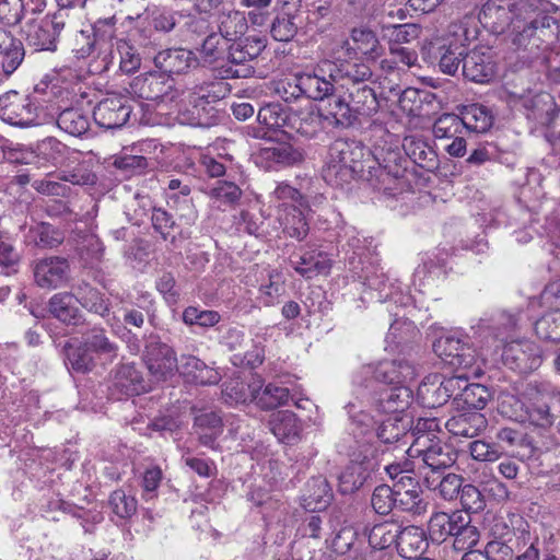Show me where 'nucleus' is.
I'll return each instance as SVG.
<instances>
[{
    "label": "nucleus",
    "mask_w": 560,
    "mask_h": 560,
    "mask_svg": "<svg viewBox=\"0 0 560 560\" xmlns=\"http://www.w3.org/2000/svg\"><path fill=\"white\" fill-rule=\"evenodd\" d=\"M478 19L493 34H502L511 26L513 44L530 52L552 44L559 34L558 21L540 11L537 0H488Z\"/></svg>",
    "instance_id": "f257e3e1"
},
{
    "label": "nucleus",
    "mask_w": 560,
    "mask_h": 560,
    "mask_svg": "<svg viewBox=\"0 0 560 560\" xmlns=\"http://www.w3.org/2000/svg\"><path fill=\"white\" fill-rule=\"evenodd\" d=\"M369 155L370 150L360 142L343 139L334 141L323 171L324 179L331 186L343 187L357 176L363 177L365 156Z\"/></svg>",
    "instance_id": "f03ea898"
},
{
    "label": "nucleus",
    "mask_w": 560,
    "mask_h": 560,
    "mask_svg": "<svg viewBox=\"0 0 560 560\" xmlns=\"http://www.w3.org/2000/svg\"><path fill=\"white\" fill-rule=\"evenodd\" d=\"M406 453L409 458L415 460L417 474L423 480L444 472L455 464L457 457L453 447L441 439L418 438L410 443Z\"/></svg>",
    "instance_id": "7ed1b4c3"
},
{
    "label": "nucleus",
    "mask_w": 560,
    "mask_h": 560,
    "mask_svg": "<svg viewBox=\"0 0 560 560\" xmlns=\"http://www.w3.org/2000/svg\"><path fill=\"white\" fill-rule=\"evenodd\" d=\"M142 361L147 369V378L142 376V394L160 387L178 370V360L173 349L155 338L147 341Z\"/></svg>",
    "instance_id": "20e7f679"
},
{
    "label": "nucleus",
    "mask_w": 560,
    "mask_h": 560,
    "mask_svg": "<svg viewBox=\"0 0 560 560\" xmlns=\"http://www.w3.org/2000/svg\"><path fill=\"white\" fill-rule=\"evenodd\" d=\"M365 172L363 178L370 182L371 186L384 192H390L398 188L399 182L404 178L406 167L401 164L399 153L388 151L382 158L365 156Z\"/></svg>",
    "instance_id": "39448f33"
},
{
    "label": "nucleus",
    "mask_w": 560,
    "mask_h": 560,
    "mask_svg": "<svg viewBox=\"0 0 560 560\" xmlns=\"http://www.w3.org/2000/svg\"><path fill=\"white\" fill-rule=\"evenodd\" d=\"M416 369L405 360L384 361L374 365H363L353 377L354 385L370 387L372 380L394 386L407 385L416 378Z\"/></svg>",
    "instance_id": "423d86ee"
},
{
    "label": "nucleus",
    "mask_w": 560,
    "mask_h": 560,
    "mask_svg": "<svg viewBox=\"0 0 560 560\" xmlns=\"http://www.w3.org/2000/svg\"><path fill=\"white\" fill-rule=\"evenodd\" d=\"M323 72H329V78L342 86L346 83H351L352 86L361 84L372 77V70L368 63L362 61L357 56L348 57L342 54V49L338 51V55L334 60L324 59L322 60Z\"/></svg>",
    "instance_id": "0eeeda50"
},
{
    "label": "nucleus",
    "mask_w": 560,
    "mask_h": 560,
    "mask_svg": "<svg viewBox=\"0 0 560 560\" xmlns=\"http://www.w3.org/2000/svg\"><path fill=\"white\" fill-rule=\"evenodd\" d=\"M0 117L3 121L19 127L39 125L37 107L27 97L15 91L1 95Z\"/></svg>",
    "instance_id": "6e6552de"
},
{
    "label": "nucleus",
    "mask_w": 560,
    "mask_h": 560,
    "mask_svg": "<svg viewBox=\"0 0 560 560\" xmlns=\"http://www.w3.org/2000/svg\"><path fill=\"white\" fill-rule=\"evenodd\" d=\"M265 48V44L257 37H244L232 40L228 48V60L232 63L226 73L233 78H247L254 69L246 62L255 59Z\"/></svg>",
    "instance_id": "1a4fd4ad"
},
{
    "label": "nucleus",
    "mask_w": 560,
    "mask_h": 560,
    "mask_svg": "<svg viewBox=\"0 0 560 560\" xmlns=\"http://www.w3.org/2000/svg\"><path fill=\"white\" fill-rule=\"evenodd\" d=\"M142 59L145 61L144 68L153 63L165 75L183 73L195 61L191 51L186 49H165L155 54L153 47L147 46L142 51Z\"/></svg>",
    "instance_id": "9d476101"
},
{
    "label": "nucleus",
    "mask_w": 560,
    "mask_h": 560,
    "mask_svg": "<svg viewBox=\"0 0 560 560\" xmlns=\"http://www.w3.org/2000/svg\"><path fill=\"white\" fill-rule=\"evenodd\" d=\"M304 159V151L288 142L264 147L255 155L256 164L266 171L294 166L302 163Z\"/></svg>",
    "instance_id": "9b49d317"
},
{
    "label": "nucleus",
    "mask_w": 560,
    "mask_h": 560,
    "mask_svg": "<svg viewBox=\"0 0 560 560\" xmlns=\"http://www.w3.org/2000/svg\"><path fill=\"white\" fill-rule=\"evenodd\" d=\"M503 361L512 370L526 373L540 365L538 346L529 340H516L508 343L502 353Z\"/></svg>",
    "instance_id": "f8f14e48"
},
{
    "label": "nucleus",
    "mask_w": 560,
    "mask_h": 560,
    "mask_svg": "<svg viewBox=\"0 0 560 560\" xmlns=\"http://www.w3.org/2000/svg\"><path fill=\"white\" fill-rule=\"evenodd\" d=\"M35 283L42 289H57L69 279V264L61 257H46L33 264Z\"/></svg>",
    "instance_id": "ddd939ff"
},
{
    "label": "nucleus",
    "mask_w": 560,
    "mask_h": 560,
    "mask_svg": "<svg viewBox=\"0 0 560 560\" xmlns=\"http://www.w3.org/2000/svg\"><path fill=\"white\" fill-rule=\"evenodd\" d=\"M433 350L443 361L456 369H469L476 362L474 349L452 336L439 338L433 343Z\"/></svg>",
    "instance_id": "4468645a"
},
{
    "label": "nucleus",
    "mask_w": 560,
    "mask_h": 560,
    "mask_svg": "<svg viewBox=\"0 0 560 560\" xmlns=\"http://www.w3.org/2000/svg\"><path fill=\"white\" fill-rule=\"evenodd\" d=\"M131 107L120 96L102 100L93 110L95 122L105 129L122 127L129 119Z\"/></svg>",
    "instance_id": "2eb2a0df"
},
{
    "label": "nucleus",
    "mask_w": 560,
    "mask_h": 560,
    "mask_svg": "<svg viewBox=\"0 0 560 560\" xmlns=\"http://www.w3.org/2000/svg\"><path fill=\"white\" fill-rule=\"evenodd\" d=\"M350 38L354 47L350 45L349 40L342 43V54L351 57L361 54L368 60H376L383 55V46L376 33L368 27H354L351 31Z\"/></svg>",
    "instance_id": "dca6fc26"
},
{
    "label": "nucleus",
    "mask_w": 560,
    "mask_h": 560,
    "mask_svg": "<svg viewBox=\"0 0 560 560\" xmlns=\"http://www.w3.org/2000/svg\"><path fill=\"white\" fill-rule=\"evenodd\" d=\"M375 463L364 456L362 459H352L338 477V489L342 494L358 491L371 478Z\"/></svg>",
    "instance_id": "f3484780"
},
{
    "label": "nucleus",
    "mask_w": 560,
    "mask_h": 560,
    "mask_svg": "<svg viewBox=\"0 0 560 560\" xmlns=\"http://www.w3.org/2000/svg\"><path fill=\"white\" fill-rule=\"evenodd\" d=\"M322 61L315 67L312 73H301L299 75L300 89L303 95L313 101H323L331 96L336 82L329 78V72H323Z\"/></svg>",
    "instance_id": "a211bd4d"
},
{
    "label": "nucleus",
    "mask_w": 560,
    "mask_h": 560,
    "mask_svg": "<svg viewBox=\"0 0 560 560\" xmlns=\"http://www.w3.org/2000/svg\"><path fill=\"white\" fill-rule=\"evenodd\" d=\"M468 513L456 511L451 514L445 512L434 513L429 521V534L433 541H444L447 537L455 538L460 527L467 524Z\"/></svg>",
    "instance_id": "6ab92c4d"
},
{
    "label": "nucleus",
    "mask_w": 560,
    "mask_h": 560,
    "mask_svg": "<svg viewBox=\"0 0 560 560\" xmlns=\"http://www.w3.org/2000/svg\"><path fill=\"white\" fill-rule=\"evenodd\" d=\"M411 420L408 417H389L381 423L376 430V435L384 444H396L406 453V446L409 444V429Z\"/></svg>",
    "instance_id": "aec40b11"
},
{
    "label": "nucleus",
    "mask_w": 560,
    "mask_h": 560,
    "mask_svg": "<svg viewBox=\"0 0 560 560\" xmlns=\"http://www.w3.org/2000/svg\"><path fill=\"white\" fill-rule=\"evenodd\" d=\"M269 424L273 435L281 443L292 445L301 439L302 423L292 411L282 410L273 413Z\"/></svg>",
    "instance_id": "412c9836"
},
{
    "label": "nucleus",
    "mask_w": 560,
    "mask_h": 560,
    "mask_svg": "<svg viewBox=\"0 0 560 560\" xmlns=\"http://www.w3.org/2000/svg\"><path fill=\"white\" fill-rule=\"evenodd\" d=\"M487 419L479 411H469L453 416L445 422V428L454 436L472 439L487 428Z\"/></svg>",
    "instance_id": "4be33fe9"
},
{
    "label": "nucleus",
    "mask_w": 560,
    "mask_h": 560,
    "mask_svg": "<svg viewBox=\"0 0 560 560\" xmlns=\"http://www.w3.org/2000/svg\"><path fill=\"white\" fill-rule=\"evenodd\" d=\"M468 383V377L464 374L444 378L438 387L432 388V394L435 395V399L429 401L428 405H443L450 398L460 400ZM419 392L422 396L428 395L431 392V387L424 384L420 386Z\"/></svg>",
    "instance_id": "5701e85b"
},
{
    "label": "nucleus",
    "mask_w": 560,
    "mask_h": 560,
    "mask_svg": "<svg viewBox=\"0 0 560 560\" xmlns=\"http://www.w3.org/2000/svg\"><path fill=\"white\" fill-rule=\"evenodd\" d=\"M188 382L199 385H212L220 381L219 373L194 355H182L178 370Z\"/></svg>",
    "instance_id": "b1692460"
},
{
    "label": "nucleus",
    "mask_w": 560,
    "mask_h": 560,
    "mask_svg": "<svg viewBox=\"0 0 560 560\" xmlns=\"http://www.w3.org/2000/svg\"><path fill=\"white\" fill-rule=\"evenodd\" d=\"M463 74L466 79L483 83L493 77V65L483 51L472 50L463 57Z\"/></svg>",
    "instance_id": "393cba45"
},
{
    "label": "nucleus",
    "mask_w": 560,
    "mask_h": 560,
    "mask_svg": "<svg viewBox=\"0 0 560 560\" xmlns=\"http://www.w3.org/2000/svg\"><path fill=\"white\" fill-rule=\"evenodd\" d=\"M323 115L314 110H292L289 118L287 133H299L304 138L313 139L322 131Z\"/></svg>",
    "instance_id": "a878e982"
},
{
    "label": "nucleus",
    "mask_w": 560,
    "mask_h": 560,
    "mask_svg": "<svg viewBox=\"0 0 560 560\" xmlns=\"http://www.w3.org/2000/svg\"><path fill=\"white\" fill-rule=\"evenodd\" d=\"M260 389V380H254L250 383H245L236 377L224 383L222 398L230 406L247 404L255 401V395H257V392Z\"/></svg>",
    "instance_id": "bb28decb"
},
{
    "label": "nucleus",
    "mask_w": 560,
    "mask_h": 560,
    "mask_svg": "<svg viewBox=\"0 0 560 560\" xmlns=\"http://www.w3.org/2000/svg\"><path fill=\"white\" fill-rule=\"evenodd\" d=\"M427 547L428 539L423 528L418 526L400 528L397 549L401 557L417 558L425 551Z\"/></svg>",
    "instance_id": "cd10ccee"
},
{
    "label": "nucleus",
    "mask_w": 560,
    "mask_h": 560,
    "mask_svg": "<svg viewBox=\"0 0 560 560\" xmlns=\"http://www.w3.org/2000/svg\"><path fill=\"white\" fill-rule=\"evenodd\" d=\"M348 90L350 106L355 119L358 116L370 117L377 113L378 101L372 88L363 82L351 86V89L348 88Z\"/></svg>",
    "instance_id": "c85d7f7f"
},
{
    "label": "nucleus",
    "mask_w": 560,
    "mask_h": 560,
    "mask_svg": "<svg viewBox=\"0 0 560 560\" xmlns=\"http://www.w3.org/2000/svg\"><path fill=\"white\" fill-rule=\"evenodd\" d=\"M218 28L222 38L232 42L245 33L247 22L242 12L223 5L218 13Z\"/></svg>",
    "instance_id": "c756f323"
},
{
    "label": "nucleus",
    "mask_w": 560,
    "mask_h": 560,
    "mask_svg": "<svg viewBox=\"0 0 560 560\" xmlns=\"http://www.w3.org/2000/svg\"><path fill=\"white\" fill-rule=\"evenodd\" d=\"M49 312L66 324L77 325L82 319L74 294L68 292L57 293L50 298Z\"/></svg>",
    "instance_id": "7c9ffc66"
},
{
    "label": "nucleus",
    "mask_w": 560,
    "mask_h": 560,
    "mask_svg": "<svg viewBox=\"0 0 560 560\" xmlns=\"http://www.w3.org/2000/svg\"><path fill=\"white\" fill-rule=\"evenodd\" d=\"M194 428L202 445L212 447L223 431V421L215 411L202 412L195 418Z\"/></svg>",
    "instance_id": "2f4dec72"
},
{
    "label": "nucleus",
    "mask_w": 560,
    "mask_h": 560,
    "mask_svg": "<svg viewBox=\"0 0 560 560\" xmlns=\"http://www.w3.org/2000/svg\"><path fill=\"white\" fill-rule=\"evenodd\" d=\"M290 262L294 270L306 279H312L318 275H327L331 268L330 259L322 253H306L298 256L296 259L291 258Z\"/></svg>",
    "instance_id": "473e14b6"
},
{
    "label": "nucleus",
    "mask_w": 560,
    "mask_h": 560,
    "mask_svg": "<svg viewBox=\"0 0 560 560\" xmlns=\"http://www.w3.org/2000/svg\"><path fill=\"white\" fill-rule=\"evenodd\" d=\"M84 343L95 360L112 362L118 352V347L109 340L103 329H93L84 336Z\"/></svg>",
    "instance_id": "72a5a7b5"
},
{
    "label": "nucleus",
    "mask_w": 560,
    "mask_h": 560,
    "mask_svg": "<svg viewBox=\"0 0 560 560\" xmlns=\"http://www.w3.org/2000/svg\"><path fill=\"white\" fill-rule=\"evenodd\" d=\"M411 390L407 385L394 386L382 392L377 408L385 413H398L410 404Z\"/></svg>",
    "instance_id": "f704fd0d"
},
{
    "label": "nucleus",
    "mask_w": 560,
    "mask_h": 560,
    "mask_svg": "<svg viewBox=\"0 0 560 560\" xmlns=\"http://www.w3.org/2000/svg\"><path fill=\"white\" fill-rule=\"evenodd\" d=\"M269 203L278 214L291 210L292 206H303V195L285 182L278 183L269 195Z\"/></svg>",
    "instance_id": "c9c22d12"
},
{
    "label": "nucleus",
    "mask_w": 560,
    "mask_h": 560,
    "mask_svg": "<svg viewBox=\"0 0 560 560\" xmlns=\"http://www.w3.org/2000/svg\"><path fill=\"white\" fill-rule=\"evenodd\" d=\"M400 525L396 522L375 524L368 533V540L373 549L383 550L398 542Z\"/></svg>",
    "instance_id": "e433bc0d"
},
{
    "label": "nucleus",
    "mask_w": 560,
    "mask_h": 560,
    "mask_svg": "<svg viewBox=\"0 0 560 560\" xmlns=\"http://www.w3.org/2000/svg\"><path fill=\"white\" fill-rule=\"evenodd\" d=\"M57 125L65 132L80 137L89 130L90 118L82 109L71 107L63 109L58 115Z\"/></svg>",
    "instance_id": "4c0bfd02"
},
{
    "label": "nucleus",
    "mask_w": 560,
    "mask_h": 560,
    "mask_svg": "<svg viewBox=\"0 0 560 560\" xmlns=\"http://www.w3.org/2000/svg\"><path fill=\"white\" fill-rule=\"evenodd\" d=\"M460 119L465 130L486 132L492 126V115L480 104H470L462 110Z\"/></svg>",
    "instance_id": "58836bf2"
},
{
    "label": "nucleus",
    "mask_w": 560,
    "mask_h": 560,
    "mask_svg": "<svg viewBox=\"0 0 560 560\" xmlns=\"http://www.w3.org/2000/svg\"><path fill=\"white\" fill-rule=\"evenodd\" d=\"M291 112L279 103H270L259 109L257 119L268 129L282 130L287 133Z\"/></svg>",
    "instance_id": "ea45409f"
},
{
    "label": "nucleus",
    "mask_w": 560,
    "mask_h": 560,
    "mask_svg": "<svg viewBox=\"0 0 560 560\" xmlns=\"http://www.w3.org/2000/svg\"><path fill=\"white\" fill-rule=\"evenodd\" d=\"M207 195L218 208H225L236 206L243 191L234 182L217 180Z\"/></svg>",
    "instance_id": "a19ab883"
},
{
    "label": "nucleus",
    "mask_w": 560,
    "mask_h": 560,
    "mask_svg": "<svg viewBox=\"0 0 560 560\" xmlns=\"http://www.w3.org/2000/svg\"><path fill=\"white\" fill-rule=\"evenodd\" d=\"M323 118L335 127H349L354 124L355 116L351 109L350 102L340 96L328 101Z\"/></svg>",
    "instance_id": "79ce46f5"
},
{
    "label": "nucleus",
    "mask_w": 560,
    "mask_h": 560,
    "mask_svg": "<svg viewBox=\"0 0 560 560\" xmlns=\"http://www.w3.org/2000/svg\"><path fill=\"white\" fill-rule=\"evenodd\" d=\"M290 392L287 387L275 383L261 384V389L255 395L256 405L262 410L276 409L289 401Z\"/></svg>",
    "instance_id": "37998d69"
},
{
    "label": "nucleus",
    "mask_w": 560,
    "mask_h": 560,
    "mask_svg": "<svg viewBox=\"0 0 560 560\" xmlns=\"http://www.w3.org/2000/svg\"><path fill=\"white\" fill-rule=\"evenodd\" d=\"M423 482L429 489L436 491L442 499L448 501L456 498L462 489V478L456 474L439 472Z\"/></svg>",
    "instance_id": "c03bdc74"
},
{
    "label": "nucleus",
    "mask_w": 560,
    "mask_h": 560,
    "mask_svg": "<svg viewBox=\"0 0 560 560\" xmlns=\"http://www.w3.org/2000/svg\"><path fill=\"white\" fill-rule=\"evenodd\" d=\"M75 300L82 307L100 316L108 313V304L102 293L88 283H81L75 289Z\"/></svg>",
    "instance_id": "a18cd8bd"
},
{
    "label": "nucleus",
    "mask_w": 560,
    "mask_h": 560,
    "mask_svg": "<svg viewBox=\"0 0 560 560\" xmlns=\"http://www.w3.org/2000/svg\"><path fill=\"white\" fill-rule=\"evenodd\" d=\"M278 219L288 236L302 241L308 234V224L298 206H292L291 210L278 214Z\"/></svg>",
    "instance_id": "49530a36"
},
{
    "label": "nucleus",
    "mask_w": 560,
    "mask_h": 560,
    "mask_svg": "<svg viewBox=\"0 0 560 560\" xmlns=\"http://www.w3.org/2000/svg\"><path fill=\"white\" fill-rule=\"evenodd\" d=\"M67 364L75 372H88L95 365V359L92 352L84 343H67L65 347Z\"/></svg>",
    "instance_id": "de8ad7c7"
},
{
    "label": "nucleus",
    "mask_w": 560,
    "mask_h": 560,
    "mask_svg": "<svg viewBox=\"0 0 560 560\" xmlns=\"http://www.w3.org/2000/svg\"><path fill=\"white\" fill-rule=\"evenodd\" d=\"M330 499V489L325 479L316 478L307 483V494H305L304 501L308 509L322 510L329 504Z\"/></svg>",
    "instance_id": "09e8293b"
},
{
    "label": "nucleus",
    "mask_w": 560,
    "mask_h": 560,
    "mask_svg": "<svg viewBox=\"0 0 560 560\" xmlns=\"http://www.w3.org/2000/svg\"><path fill=\"white\" fill-rule=\"evenodd\" d=\"M115 385L127 396L139 394L140 373L135 363L120 365L116 372Z\"/></svg>",
    "instance_id": "8fccbe9b"
},
{
    "label": "nucleus",
    "mask_w": 560,
    "mask_h": 560,
    "mask_svg": "<svg viewBox=\"0 0 560 560\" xmlns=\"http://www.w3.org/2000/svg\"><path fill=\"white\" fill-rule=\"evenodd\" d=\"M396 509L411 513L412 515H422L427 512L428 503L421 495V490H395Z\"/></svg>",
    "instance_id": "3c124183"
},
{
    "label": "nucleus",
    "mask_w": 560,
    "mask_h": 560,
    "mask_svg": "<svg viewBox=\"0 0 560 560\" xmlns=\"http://www.w3.org/2000/svg\"><path fill=\"white\" fill-rule=\"evenodd\" d=\"M440 59L439 67L443 73L455 74L458 70L463 57L465 56V48L462 44L451 43L447 47L442 46L439 48Z\"/></svg>",
    "instance_id": "603ef678"
},
{
    "label": "nucleus",
    "mask_w": 560,
    "mask_h": 560,
    "mask_svg": "<svg viewBox=\"0 0 560 560\" xmlns=\"http://www.w3.org/2000/svg\"><path fill=\"white\" fill-rule=\"evenodd\" d=\"M404 148L407 154L420 167L432 170L436 164V156L434 151L428 147L423 141H415L405 139Z\"/></svg>",
    "instance_id": "864d4df0"
},
{
    "label": "nucleus",
    "mask_w": 560,
    "mask_h": 560,
    "mask_svg": "<svg viewBox=\"0 0 560 560\" xmlns=\"http://www.w3.org/2000/svg\"><path fill=\"white\" fill-rule=\"evenodd\" d=\"M118 51L120 55V70L125 73H135L140 68V52L137 42L131 38L120 39L118 42Z\"/></svg>",
    "instance_id": "5fc2aeb1"
},
{
    "label": "nucleus",
    "mask_w": 560,
    "mask_h": 560,
    "mask_svg": "<svg viewBox=\"0 0 560 560\" xmlns=\"http://www.w3.org/2000/svg\"><path fill=\"white\" fill-rule=\"evenodd\" d=\"M534 328L540 339L560 341V311L545 314L535 323Z\"/></svg>",
    "instance_id": "6e6d98bb"
},
{
    "label": "nucleus",
    "mask_w": 560,
    "mask_h": 560,
    "mask_svg": "<svg viewBox=\"0 0 560 560\" xmlns=\"http://www.w3.org/2000/svg\"><path fill=\"white\" fill-rule=\"evenodd\" d=\"M464 130L460 116L455 114H444L433 125V135L436 139H452L462 135Z\"/></svg>",
    "instance_id": "4d7b16f0"
},
{
    "label": "nucleus",
    "mask_w": 560,
    "mask_h": 560,
    "mask_svg": "<svg viewBox=\"0 0 560 560\" xmlns=\"http://www.w3.org/2000/svg\"><path fill=\"white\" fill-rule=\"evenodd\" d=\"M384 35L388 37V44H397L401 46L419 36L420 28L412 23L388 24L383 26Z\"/></svg>",
    "instance_id": "13d9d810"
},
{
    "label": "nucleus",
    "mask_w": 560,
    "mask_h": 560,
    "mask_svg": "<svg viewBox=\"0 0 560 560\" xmlns=\"http://www.w3.org/2000/svg\"><path fill=\"white\" fill-rule=\"evenodd\" d=\"M371 504L377 514H389L396 508L395 490L387 485L377 486L372 493Z\"/></svg>",
    "instance_id": "bf43d9fd"
},
{
    "label": "nucleus",
    "mask_w": 560,
    "mask_h": 560,
    "mask_svg": "<svg viewBox=\"0 0 560 560\" xmlns=\"http://www.w3.org/2000/svg\"><path fill=\"white\" fill-rule=\"evenodd\" d=\"M298 32L294 18L283 14L275 19L271 25V36L278 42L291 40Z\"/></svg>",
    "instance_id": "052dcab7"
},
{
    "label": "nucleus",
    "mask_w": 560,
    "mask_h": 560,
    "mask_svg": "<svg viewBox=\"0 0 560 560\" xmlns=\"http://www.w3.org/2000/svg\"><path fill=\"white\" fill-rule=\"evenodd\" d=\"M469 451L474 459L480 462L498 460L503 450L498 444H491L482 440H476L469 444Z\"/></svg>",
    "instance_id": "680f3d73"
},
{
    "label": "nucleus",
    "mask_w": 560,
    "mask_h": 560,
    "mask_svg": "<svg viewBox=\"0 0 560 560\" xmlns=\"http://www.w3.org/2000/svg\"><path fill=\"white\" fill-rule=\"evenodd\" d=\"M467 524L460 527L455 535L453 546L456 550H469L479 540L480 534L476 526L471 525L470 514L466 516Z\"/></svg>",
    "instance_id": "e2e57ef3"
},
{
    "label": "nucleus",
    "mask_w": 560,
    "mask_h": 560,
    "mask_svg": "<svg viewBox=\"0 0 560 560\" xmlns=\"http://www.w3.org/2000/svg\"><path fill=\"white\" fill-rule=\"evenodd\" d=\"M489 398V392L486 386L475 383H468L460 400L468 407L478 411L482 409Z\"/></svg>",
    "instance_id": "0e129e2a"
},
{
    "label": "nucleus",
    "mask_w": 560,
    "mask_h": 560,
    "mask_svg": "<svg viewBox=\"0 0 560 560\" xmlns=\"http://www.w3.org/2000/svg\"><path fill=\"white\" fill-rule=\"evenodd\" d=\"M24 16L23 0H0V22L14 26L19 24Z\"/></svg>",
    "instance_id": "69168bd1"
},
{
    "label": "nucleus",
    "mask_w": 560,
    "mask_h": 560,
    "mask_svg": "<svg viewBox=\"0 0 560 560\" xmlns=\"http://www.w3.org/2000/svg\"><path fill=\"white\" fill-rule=\"evenodd\" d=\"M183 319L188 325H198L201 327H212L220 320V315L214 311H200L189 306L183 313Z\"/></svg>",
    "instance_id": "338daca9"
},
{
    "label": "nucleus",
    "mask_w": 560,
    "mask_h": 560,
    "mask_svg": "<svg viewBox=\"0 0 560 560\" xmlns=\"http://www.w3.org/2000/svg\"><path fill=\"white\" fill-rule=\"evenodd\" d=\"M109 503L116 515L127 518L137 511V500L133 497H127L121 490L114 491L110 495Z\"/></svg>",
    "instance_id": "774afa93"
}]
</instances>
